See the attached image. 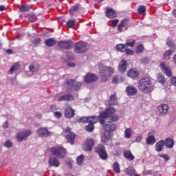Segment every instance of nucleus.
Wrapping results in <instances>:
<instances>
[{
	"mask_svg": "<svg viewBox=\"0 0 176 176\" xmlns=\"http://www.w3.org/2000/svg\"><path fill=\"white\" fill-rule=\"evenodd\" d=\"M149 61V59L148 58V56H145L144 58L141 59L142 64H148Z\"/></svg>",
	"mask_w": 176,
	"mask_h": 176,
	"instance_id": "5fc2aeb1",
	"label": "nucleus"
},
{
	"mask_svg": "<svg viewBox=\"0 0 176 176\" xmlns=\"http://www.w3.org/2000/svg\"><path fill=\"white\" fill-rule=\"evenodd\" d=\"M37 134L38 137L43 138L45 137H49V135H50V132H49V130L46 128H40L37 130Z\"/></svg>",
	"mask_w": 176,
	"mask_h": 176,
	"instance_id": "dca6fc26",
	"label": "nucleus"
},
{
	"mask_svg": "<svg viewBox=\"0 0 176 176\" xmlns=\"http://www.w3.org/2000/svg\"><path fill=\"white\" fill-rule=\"evenodd\" d=\"M146 11V8H145V6H140L138 10V12L140 14H143V13H145Z\"/></svg>",
	"mask_w": 176,
	"mask_h": 176,
	"instance_id": "de8ad7c7",
	"label": "nucleus"
},
{
	"mask_svg": "<svg viewBox=\"0 0 176 176\" xmlns=\"http://www.w3.org/2000/svg\"><path fill=\"white\" fill-rule=\"evenodd\" d=\"M124 52H125L126 54L128 56H133L134 54V51H133V50L125 49Z\"/></svg>",
	"mask_w": 176,
	"mask_h": 176,
	"instance_id": "603ef678",
	"label": "nucleus"
},
{
	"mask_svg": "<svg viewBox=\"0 0 176 176\" xmlns=\"http://www.w3.org/2000/svg\"><path fill=\"white\" fill-rule=\"evenodd\" d=\"M45 43L48 47H52V46H54L57 43V41L54 38H51L45 40Z\"/></svg>",
	"mask_w": 176,
	"mask_h": 176,
	"instance_id": "7c9ffc66",
	"label": "nucleus"
},
{
	"mask_svg": "<svg viewBox=\"0 0 176 176\" xmlns=\"http://www.w3.org/2000/svg\"><path fill=\"white\" fill-rule=\"evenodd\" d=\"M54 116H55V118H57L58 119H60V118L63 116V114L59 111H56L54 113Z\"/></svg>",
	"mask_w": 176,
	"mask_h": 176,
	"instance_id": "6e6d98bb",
	"label": "nucleus"
},
{
	"mask_svg": "<svg viewBox=\"0 0 176 176\" xmlns=\"http://www.w3.org/2000/svg\"><path fill=\"white\" fill-rule=\"evenodd\" d=\"M128 96H135L138 93L137 88L133 86H128L126 89Z\"/></svg>",
	"mask_w": 176,
	"mask_h": 176,
	"instance_id": "412c9836",
	"label": "nucleus"
},
{
	"mask_svg": "<svg viewBox=\"0 0 176 176\" xmlns=\"http://www.w3.org/2000/svg\"><path fill=\"white\" fill-rule=\"evenodd\" d=\"M104 130L108 133L115 131V130H116V125L115 124H106L104 126Z\"/></svg>",
	"mask_w": 176,
	"mask_h": 176,
	"instance_id": "cd10ccee",
	"label": "nucleus"
},
{
	"mask_svg": "<svg viewBox=\"0 0 176 176\" xmlns=\"http://www.w3.org/2000/svg\"><path fill=\"white\" fill-rule=\"evenodd\" d=\"M144 45L142 44H139L136 47L135 53H137L138 54H140V53H144Z\"/></svg>",
	"mask_w": 176,
	"mask_h": 176,
	"instance_id": "4c0bfd02",
	"label": "nucleus"
},
{
	"mask_svg": "<svg viewBox=\"0 0 176 176\" xmlns=\"http://www.w3.org/2000/svg\"><path fill=\"white\" fill-rule=\"evenodd\" d=\"M116 50L118 52H121L122 53L124 52V50H126V45H125V44H118L116 45Z\"/></svg>",
	"mask_w": 176,
	"mask_h": 176,
	"instance_id": "58836bf2",
	"label": "nucleus"
},
{
	"mask_svg": "<svg viewBox=\"0 0 176 176\" xmlns=\"http://www.w3.org/2000/svg\"><path fill=\"white\" fill-rule=\"evenodd\" d=\"M118 23H119V20H118V19L113 20L111 22V26L113 28H115V27H116V25H118Z\"/></svg>",
	"mask_w": 176,
	"mask_h": 176,
	"instance_id": "13d9d810",
	"label": "nucleus"
},
{
	"mask_svg": "<svg viewBox=\"0 0 176 176\" xmlns=\"http://www.w3.org/2000/svg\"><path fill=\"white\" fill-rule=\"evenodd\" d=\"M112 82H113V83H115L116 85L119 82V78L118 77H114L112 79Z\"/></svg>",
	"mask_w": 176,
	"mask_h": 176,
	"instance_id": "0e129e2a",
	"label": "nucleus"
},
{
	"mask_svg": "<svg viewBox=\"0 0 176 176\" xmlns=\"http://www.w3.org/2000/svg\"><path fill=\"white\" fill-rule=\"evenodd\" d=\"M90 48V45L83 41H79L75 44L74 52L75 53L82 54L87 52Z\"/></svg>",
	"mask_w": 176,
	"mask_h": 176,
	"instance_id": "39448f33",
	"label": "nucleus"
},
{
	"mask_svg": "<svg viewBox=\"0 0 176 176\" xmlns=\"http://www.w3.org/2000/svg\"><path fill=\"white\" fill-rule=\"evenodd\" d=\"M173 14L174 17H176V9L173 10Z\"/></svg>",
	"mask_w": 176,
	"mask_h": 176,
	"instance_id": "774afa93",
	"label": "nucleus"
},
{
	"mask_svg": "<svg viewBox=\"0 0 176 176\" xmlns=\"http://www.w3.org/2000/svg\"><path fill=\"white\" fill-rule=\"evenodd\" d=\"M160 157H162V159H164L165 162H168V160H170V157H168V155L166 154L160 155Z\"/></svg>",
	"mask_w": 176,
	"mask_h": 176,
	"instance_id": "4d7b16f0",
	"label": "nucleus"
},
{
	"mask_svg": "<svg viewBox=\"0 0 176 176\" xmlns=\"http://www.w3.org/2000/svg\"><path fill=\"white\" fill-rule=\"evenodd\" d=\"M142 140V136H138L135 138L136 142H141Z\"/></svg>",
	"mask_w": 176,
	"mask_h": 176,
	"instance_id": "69168bd1",
	"label": "nucleus"
},
{
	"mask_svg": "<svg viewBox=\"0 0 176 176\" xmlns=\"http://www.w3.org/2000/svg\"><path fill=\"white\" fill-rule=\"evenodd\" d=\"M164 142V144L166 145V148H168V149H171V148H174V139L167 138L165 139Z\"/></svg>",
	"mask_w": 176,
	"mask_h": 176,
	"instance_id": "4be33fe9",
	"label": "nucleus"
},
{
	"mask_svg": "<svg viewBox=\"0 0 176 176\" xmlns=\"http://www.w3.org/2000/svg\"><path fill=\"white\" fill-rule=\"evenodd\" d=\"M109 140H111V138L109 137V135L105 133H103L101 138L102 142H103V144H107V142H109Z\"/></svg>",
	"mask_w": 176,
	"mask_h": 176,
	"instance_id": "e433bc0d",
	"label": "nucleus"
},
{
	"mask_svg": "<svg viewBox=\"0 0 176 176\" xmlns=\"http://www.w3.org/2000/svg\"><path fill=\"white\" fill-rule=\"evenodd\" d=\"M166 45L167 46H168V47H171L172 49H175V45L174 44V42H173V41L170 39L167 40Z\"/></svg>",
	"mask_w": 176,
	"mask_h": 176,
	"instance_id": "09e8293b",
	"label": "nucleus"
},
{
	"mask_svg": "<svg viewBox=\"0 0 176 176\" xmlns=\"http://www.w3.org/2000/svg\"><path fill=\"white\" fill-rule=\"evenodd\" d=\"M174 54V51L171 50H166L163 54V60H168L170 57Z\"/></svg>",
	"mask_w": 176,
	"mask_h": 176,
	"instance_id": "c756f323",
	"label": "nucleus"
},
{
	"mask_svg": "<svg viewBox=\"0 0 176 176\" xmlns=\"http://www.w3.org/2000/svg\"><path fill=\"white\" fill-rule=\"evenodd\" d=\"M152 81L150 78L144 77L142 78L138 82V89L142 93L152 92Z\"/></svg>",
	"mask_w": 176,
	"mask_h": 176,
	"instance_id": "f03ea898",
	"label": "nucleus"
},
{
	"mask_svg": "<svg viewBox=\"0 0 176 176\" xmlns=\"http://www.w3.org/2000/svg\"><path fill=\"white\" fill-rule=\"evenodd\" d=\"M78 123H88V117H81L78 119Z\"/></svg>",
	"mask_w": 176,
	"mask_h": 176,
	"instance_id": "8fccbe9b",
	"label": "nucleus"
},
{
	"mask_svg": "<svg viewBox=\"0 0 176 176\" xmlns=\"http://www.w3.org/2000/svg\"><path fill=\"white\" fill-rule=\"evenodd\" d=\"M67 65L69 67H71L72 68H74V67H75V63H67Z\"/></svg>",
	"mask_w": 176,
	"mask_h": 176,
	"instance_id": "338daca9",
	"label": "nucleus"
},
{
	"mask_svg": "<svg viewBox=\"0 0 176 176\" xmlns=\"http://www.w3.org/2000/svg\"><path fill=\"white\" fill-rule=\"evenodd\" d=\"M29 69L30 72H36L39 71V65H30L29 67Z\"/></svg>",
	"mask_w": 176,
	"mask_h": 176,
	"instance_id": "79ce46f5",
	"label": "nucleus"
},
{
	"mask_svg": "<svg viewBox=\"0 0 176 176\" xmlns=\"http://www.w3.org/2000/svg\"><path fill=\"white\" fill-rule=\"evenodd\" d=\"M65 116L68 119H71V118H74L75 116V111L73 110L72 108L69 107L65 111Z\"/></svg>",
	"mask_w": 176,
	"mask_h": 176,
	"instance_id": "5701e85b",
	"label": "nucleus"
},
{
	"mask_svg": "<svg viewBox=\"0 0 176 176\" xmlns=\"http://www.w3.org/2000/svg\"><path fill=\"white\" fill-rule=\"evenodd\" d=\"M131 133H132L131 128H126L124 130V138L128 140L129 138H131Z\"/></svg>",
	"mask_w": 176,
	"mask_h": 176,
	"instance_id": "c9c22d12",
	"label": "nucleus"
},
{
	"mask_svg": "<svg viewBox=\"0 0 176 176\" xmlns=\"http://www.w3.org/2000/svg\"><path fill=\"white\" fill-rule=\"evenodd\" d=\"M116 113V109H113V107H109L104 111H102V116L103 118H110L111 122H118L119 120V116L115 115Z\"/></svg>",
	"mask_w": 176,
	"mask_h": 176,
	"instance_id": "20e7f679",
	"label": "nucleus"
},
{
	"mask_svg": "<svg viewBox=\"0 0 176 176\" xmlns=\"http://www.w3.org/2000/svg\"><path fill=\"white\" fill-rule=\"evenodd\" d=\"M50 153L52 156H55L57 159H64L67 156V150L63 146L52 147Z\"/></svg>",
	"mask_w": 176,
	"mask_h": 176,
	"instance_id": "7ed1b4c3",
	"label": "nucleus"
},
{
	"mask_svg": "<svg viewBox=\"0 0 176 176\" xmlns=\"http://www.w3.org/2000/svg\"><path fill=\"white\" fill-rule=\"evenodd\" d=\"M58 101L59 102L61 101H74V96L71 94L63 95L58 98Z\"/></svg>",
	"mask_w": 176,
	"mask_h": 176,
	"instance_id": "a211bd4d",
	"label": "nucleus"
},
{
	"mask_svg": "<svg viewBox=\"0 0 176 176\" xmlns=\"http://www.w3.org/2000/svg\"><path fill=\"white\" fill-rule=\"evenodd\" d=\"M123 153L124 158L127 160H130L131 162H133L135 158L130 150H125Z\"/></svg>",
	"mask_w": 176,
	"mask_h": 176,
	"instance_id": "a878e982",
	"label": "nucleus"
},
{
	"mask_svg": "<svg viewBox=\"0 0 176 176\" xmlns=\"http://www.w3.org/2000/svg\"><path fill=\"white\" fill-rule=\"evenodd\" d=\"M85 129L88 131V133H93L94 131V124H89L85 126Z\"/></svg>",
	"mask_w": 176,
	"mask_h": 176,
	"instance_id": "37998d69",
	"label": "nucleus"
},
{
	"mask_svg": "<svg viewBox=\"0 0 176 176\" xmlns=\"http://www.w3.org/2000/svg\"><path fill=\"white\" fill-rule=\"evenodd\" d=\"M113 170L117 174H120V165L116 161L113 164Z\"/></svg>",
	"mask_w": 176,
	"mask_h": 176,
	"instance_id": "f704fd0d",
	"label": "nucleus"
},
{
	"mask_svg": "<svg viewBox=\"0 0 176 176\" xmlns=\"http://www.w3.org/2000/svg\"><path fill=\"white\" fill-rule=\"evenodd\" d=\"M98 122V116H94L88 117V123L89 124H96V123Z\"/></svg>",
	"mask_w": 176,
	"mask_h": 176,
	"instance_id": "473e14b6",
	"label": "nucleus"
},
{
	"mask_svg": "<svg viewBox=\"0 0 176 176\" xmlns=\"http://www.w3.org/2000/svg\"><path fill=\"white\" fill-rule=\"evenodd\" d=\"M67 25L69 27V28H72L75 25V21L71 20L67 22Z\"/></svg>",
	"mask_w": 176,
	"mask_h": 176,
	"instance_id": "3c124183",
	"label": "nucleus"
},
{
	"mask_svg": "<svg viewBox=\"0 0 176 176\" xmlns=\"http://www.w3.org/2000/svg\"><path fill=\"white\" fill-rule=\"evenodd\" d=\"M71 128L67 127L65 129V133H66L65 138L69 144L74 145L75 144V138H76V134L71 131Z\"/></svg>",
	"mask_w": 176,
	"mask_h": 176,
	"instance_id": "0eeeda50",
	"label": "nucleus"
},
{
	"mask_svg": "<svg viewBox=\"0 0 176 176\" xmlns=\"http://www.w3.org/2000/svg\"><path fill=\"white\" fill-rule=\"evenodd\" d=\"M125 173L129 176H138V173H137V170L135 168H134L132 166H129L126 168H125Z\"/></svg>",
	"mask_w": 176,
	"mask_h": 176,
	"instance_id": "aec40b11",
	"label": "nucleus"
},
{
	"mask_svg": "<svg viewBox=\"0 0 176 176\" xmlns=\"http://www.w3.org/2000/svg\"><path fill=\"white\" fill-rule=\"evenodd\" d=\"M168 111V105L166 104H160L157 107V113H158V115L160 116L166 115V113H167Z\"/></svg>",
	"mask_w": 176,
	"mask_h": 176,
	"instance_id": "ddd939ff",
	"label": "nucleus"
},
{
	"mask_svg": "<svg viewBox=\"0 0 176 176\" xmlns=\"http://www.w3.org/2000/svg\"><path fill=\"white\" fill-rule=\"evenodd\" d=\"M125 47H134V45H135V40H133L131 42H126L125 44Z\"/></svg>",
	"mask_w": 176,
	"mask_h": 176,
	"instance_id": "49530a36",
	"label": "nucleus"
},
{
	"mask_svg": "<svg viewBox=\"0 0 176 176\" xmlns=\"http://www.w3.org/2000/svg\"><path fill=\"white\" fill-rule=\"evenodd\" d=\"M140 75V72L137 71L135 69H131L128 72V76L131 79H138V76Z\"/></svg>",
	"mask_w": 176,
	"mask_h": 176,
	"instance_id": "6ab92c4d",
	"label": "nucleus"
},
{
	"mask_svg": "<svg viewBox=\"0 0 176 176\" xmlns=\"http://www.w3.org/2000/svg\"><path fill=\"white\" fill-rule=\"evenodd\" d=\"M95 153H98L101 160H108V153L105 149V146L102 144H98L94 148Z\"/></svg>",
	"mask_w": 176,
	"mask_h": 176,
	"instance_id": "423d86ee",
	"label": "nucleus"
},
{
	"mask_svg": "<svg viewBox=\"0 0 176 176\" xmlns=\"http://www.w3.org/2000/svg\"><path fill=\"white\" fill-rule=\"evenodd\" d=\"M160 67L162 69V71L163 72H164V74L166 75H167V76H172L173 73L171 72V70L170 69V68H168V67H167V65L164 63H162L160 65Z\"/></svg>",
	"mask_w": 176,
	"mask_h": 176,
	"instance_id": "f3484780",
	"label": "nucleus"
},
{
	"mask_svg": "<svg viewBox=\"0 0 176 176\" xmlns=\"http://www.w3.org/2000/svg\"><path fill=\"white\" fill-rule=\"evenodd\" d=\"M106 16L108 17V19H115V17H116V12L112 8H107Z\"/></svg>",
	"mask_w": 176,
	"mask_h": 176,
	"instance_id": "393cba45",
	"label": "nucleus"
},
{
	"mask_svg": "<svg viewBox=\"0 0 176 176\" xmlns=\"http://www.w3.org/2000/svg\"><path fill=\"white\" fill-rule=\"evenodd\" d=\"M85 160V156L83 155H80V156L77 157L76 162L78 166H82L83 161Z\"/></svg>",
	"mask_w": 176,
	"mask_h": 176,
	"instance_id": "a19ab883",
	"label": "nucleus"
},
{
	"mask_svg": "<svg viewBox=\"0 0 176 176\" xmlns=\"http://www.w3.org/2000/svg\"><path fill=\"white\" fill-rule=\"evenodd\" d=\"M32 134L31 130H28L25 131H21L16 135L17 141L19 142H22V141H26L27 138Z\"/></svg>",
	"mask_w": 176,
	"mask_h": 176,
	"instance_id": "1a4fd4ad",
	"label": "nucleus"
},
{
	"mask_svg": "<svg viewBox=\"0 0 176 176\" xmlns=\"http://www.w3.org/2000/svg\"><path fill=\"white\" fill-rule=\"evenodd\" d=\"M116 100H118V98H116V94L110 96L109 101L113 102L116 101Z\"/></svg>",
	"mask_w": 176,
	"mask_h": 176,
	"instance_id": "864d4df0",
	"label": "nucleus"
},
{
	"mask_svg": "<svg viewBox=\"0 0 176 176\" xmlns=\"http://www.w3.org/2000/svg\"><path fill=\"white\" fill-rule=\"evenodd\" d=\"M58 47H60V49H65L66 50H68L74 47V43L71 40L60 41H58Z\"/></svg>",
	"mask_w": 176,
	"mask_h": 176,
	"instance_id": "9d476101",
	"label": "nucleus"
},
{
	"mask_svg": "<svg viewBox=\"0 0 176 176\" xmlns=\"http://www.w3.org/2000/svg\"><path fill=\"white\" fill-rule=\"evenodd\" d=\"M85 83H93L98 80V76L93 73H88L84 76Z\"/></svg>",
	"mask_w": 176,
	"mask_h": 176,
	"instance_id": "9b49d317",
	"label": "nucleus"
},
{
	"mask_svg": "<svg viewBox=\"0 0 176 176\" xmlns=\"http://www.w3.org/2000/svg\"><path fill=\"white\" fill-rule=\"evenodd\" d=\"M30 6L27 5H22L19 8V10L21 12H30Z\"/></svg>",
	"mask_w": 176,
	"mask_h": 176,
	"instance_id": "a18cd8bd",
	"label": "nucleus"
},
{
	"mask_svg": "<svg viewBox=\"0 0 176 176\" xmlns=\"http://www.w3.org/2000/svg\"><path fill=\"white\" fill-rule=\"evenodd\" d=\"M94 140L92 138H88L84 142L82 145V149L85 152H90L93 151V146H94Z\"/></svg>",
	"mask_w": 176,
	"mask_h": 176,
	"instance_id": "6e6552de",
	"label": "nucleus"
},
{
	"mask_svg": "<svg viewBox=\"0 0 176 176\" xmlns=\"http://www.w3.org/2000/svg\"><path fill=\"white\" fill-rule=\"evenodd\" d=\"M36 19V16H35L34 14H32V15L29 17L30 21H35Z\"/></svg>",
	"mask_w": 176,
	"mask_h": 176,
	"instance_id": "e2e57ef3",
	"label": "nucleus"
},
{
	"mask_svg": "<svg viewBox=\"0 0 176 176\" xmlns=\"http://www.w3.org/2000/svg\"><path fill=\"white\" fill-rule=\"evenodd\" d=\"M12 145V144L9 140L6 141V142L4 143V146H6V148H10Z\"/></svg>",
	"mask_w": 176,
	"mask_h": 176,
	"instance_id": "bf43d9fd",
	"label": "nucleus"
},
{
	"mask_svg": "<svg viewBox=\"0 0 176 176\" xmlns=\"http://www.w3.org/2000/svg\"><path fill=\"white\" fill-rule=\"evenodd\" d=\"M118 71L121 74H124L127 71V61L126 60H122L118 65Z\"/></svg>",
	"mask_w": 176,
	"mask_h": 176,
	"instance_id": "2eb2a0df",
	"label": "nucleus"
},
{
	"mask_svg": "<svg viewBox=\"0 0 176 176\" xmlns=\"http://www.w3.org/2000/svg\"><path fill=\"white\" fill-rule=\"evenodd\" d=\"M32 43H33V45H39V43H41V38H38L32 41Z\"/></svg>",
	"mask_w": 176,
	"mask_h": 176,
	"instance_id": "052dcab7",
	"label": "nucleus"
},
{
	"mask_svg": "<svg viewBox=\"0 0 176 176\" xmlns=\"http://www.w3.org/2000/svg\"><path fill=\"white\" fill-rule=\"evenodd\" d=\"M66 85L69 87H72V89H74V90H79L80 89V86H82L80 82H78L75 81V80H67L66 82Z\"/></svg>",
	"mask_w": 176,
	"mask_h": 176,
	"instance_id": "f8f14e48",
	"label": "nucleus"
},
{
	"mask_svg": "<svg viewBox=\"0 0 176 176\" xmlns=\"http://www.w3.org/2000/svg\"><path fill=\"white\" fill-rule=\"evenodd\" d=\"M156 142V138L153 135H149L146 138V144L147 145H153Z\"/></svg>",
	"mask_w": 176,
	"mask_h": 176,
	"instance_id": "2f4dec72",
	"label": "nucleus"
},
{
	"mask_svg": "<svg viewBox=\"0 0 176 176\" xmlns=\"http://www.w3.org/2000/svg\"><path fill=\"white\" fill-rule=\"evenodd\" d=\"M3 129H8L9 127V122L7 120L6 121L3 125H2Z\"/></svg>",
	"mask_w": 176,
	"mask_h": 176,
	"instance_id": "680f3d73",
	"label": "nucleus"
},
{
	"mask_svg": "<svg viewBox=\"0 0 176 176\" xmlns=\"http://www.w3.org/2000/svg\"><path fill=\"white\" fill-rule=\"evenodd\" d=\"M129 23V20L123 19L121 21L120 23L118 25V30L119 32H123V28H127V24Z\"/></svg>",
	"mask_w": 176,
	"mask_h": 176,
	"instance_id": "b1692460",
	"label": "nucleus"
},
{
	"mask_svg": "<svg viewBox=\"0 0 176 176\" xmlns=\"http://www.w3.org/2000/svg\"><path fill=\"white\" fill-rule=\"evenodd\" d=\"M49 167H58L60 162L57 160L56 157H50L48 160Z\"/></svg>",
	"mask_w": 176,
	"mask_h": 176,
	"instance_id": "4468645a",
	"label": "nucleus"
},
{
	"mask_svg": "<svg viewBox=\"0 0 176 176\" xmlns=\"http://www.w3.org/2000/svg\"><path fill=\"white\" fill-rule=\"evenodd\" d=\"M157 80L159 83H161L162 85H164L166 83V79L164 78V76L162 74H158Z\"/></svg>",
	"mask_w": 176,
	"mask_h": 176,
	"instance_id": "c03bdc74",
	"label": "nucleus"
},
{
	"mask_svg": "<svg viewBox=\"0 0 176 176\" xmlns=\"http://www.w3.org/2000/svg\"><path fill=\"white\" fill-rule=\"evenodd\" d=\"M163 146H164V141L160 140L155 144L156 152H162L163 151Z\"/></svg>",
	"mask_w": 176,
	"mask_h": 176,
	"instance_id": "c85d7f7f",
	"label": "nucleus"
},
{
	"mask_svg": "<svg viewBox=\"0 0 176 176\" xmlns=\"http://www.w3.org/2000/svg\"><path fill=\"white\" fill-rule=\"evenodd\" d=\"M21 68V65L19 63H15L8 71L9 75H13V72L19 71Z\"/></svg>",
	"mask_w": 176,
	"mask_h": 176,
	"instance_id": "bb28decb",
	"label": "nucleus"
},
{
	"mask_svg": "<svg viewBox=\"0 0 176 176\" xmlns=\"http://www.w3.org/2000/svg\"><path fill=\"white\" fill-rule=\"evenodd\" d=\"M99 76L100 77L101 82H107L108 78L112 76L115 73V69L111 67L99 66Z\"/></svg>",
	"mask_w": 176,
	"mask_h": 176,
	"instance_id": "f257e3e1",
	"label": "nucleus"
},
{
	"mask_svg": "<svg viewBox=\"0 0 176 176\" xmlns=\"http://www.w3.org/2000/svg\"><path fill=\"white\" fill-rule=\"evenodd\" d=\"M80 9V4L78 3L75 6H74L69 10L70 14L72 15V14H74V13H75V12H79Z\"/></svg>",
	"mask_w": 176,
	"mask_h": 176,
	"instance_id": "72a5a7b5",
	"label": "nucleus"
},
{
	"mask_svg": "<svg viewBox=\"0 0 176 176\" xmlns=\"http://www.w3.org/2000/svg\"><path fill=\"white\" fill-rule=\"evenodd\" d=\"M102 113V111H101L99 114V116H98V120L100 124H105V120L108 119V117H103Z\"/></svg>",
	"mask_w": 176,
	"mask_h": 176,
	"instance_id": "ea45409f",
	"label": "nucleus"
}]
</instances>
